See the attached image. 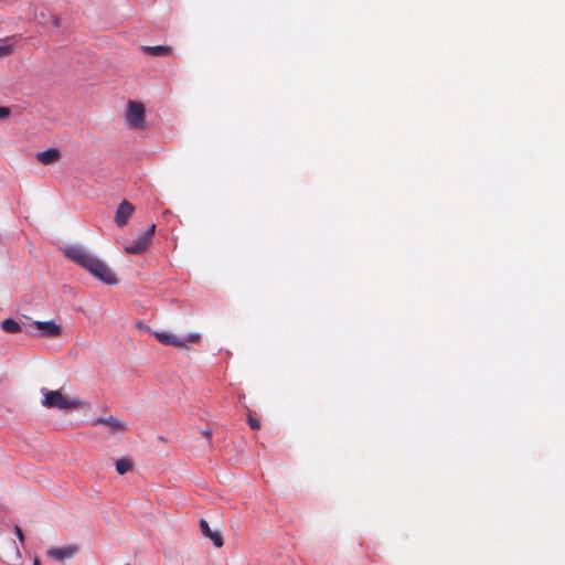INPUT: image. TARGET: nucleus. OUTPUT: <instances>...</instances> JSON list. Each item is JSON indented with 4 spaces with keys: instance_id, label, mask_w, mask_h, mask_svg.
Wrapping results in <instances>:
<instances>
[{
    "instance_id": "obj_2",
    "label": "nucleus",
    "mask_w": 565,
    "mask_h": 565,
    "mask_svg": "<svg viewBox=\"0 0 565 565\" xmlns=\"http://www.w3.org/2000/svg\"><path fill=\"white\" fill-rule=\"evenodd\" d=\"M44 398L42 405L47 408L77 409L82 406L81 401L67 399L60 391H47L42 388Z\"/></svg>"
},
{
    "instance_id": "obj_18",
    "label": "nucleus",
    "mask_w": 565,
    "mask_h": 565,
    "mask_svg": "<svg viewBox=\"0 0 565 565\" xmlns=\"http://www.w3.org/2000/svg\"><path fill=\"white\" fill-rule=\"evenodd\" d=\"M14 531H15V534H17L18 539L20 540V542L23 543L24 542V535H23V532H22L21 527L15 525Z\"/></svg>"
},
{
    "instance_id": "obj_20",
    "label": "nucleus",
    "mask_w": 565,
    "mask_h": 565,
    "mask_svg": "<svg viewBox=\"0 0 565 565\" xmlns=\"http://www.w3.org/2000/svg\"><path fill=\"white\" fill-rule=\"evenodd\" d=\"M204 436H205L206 438H211L212 433H211L210 430H205V431H204Z\"/></svg>"
},
{
    "instance_id": "obj_6",
    "label": "nucleus",
    "mask_w": 565,
    "mask_h": 565,
    "mask_svg": "<svg viewBox=\"0 0 565 565\" xmlns=\"http://www.w3.org/2000/svg\"><path fill=\"white\" fill-rule=\"evenodd\" d=\"M135 211V206L127 200H124L117 207L115 214V223L118 227H122L127 224Z\"/></svg>"
},
{
    "instance_id": "obj_11",
    "label": "nucleus",
    "mask_w": 565,
    "mask_h": 565,
    "mask_svg": "<svg viewBox=\"0 0 565 565\" xmlns=\"http://www.w3.org/2000/svg\"><path fill=\"white\" fill-rule=\"evenodd\" d=\"M60 158L61 152L56 148H51L36 154V159L43 164H52L56 162Z\"/></svg>"
},
{
    "instance_id": "obj_13",
    "label": "nucleus",
    "mask_w": 565,
    "mask_h": 565,
    "mask_svg": "<svg viewBox=\"0 0 565 565\" xmlns=\"http://www.w3.org/2000/svg\"><path fill=\"white\" fill-rule=\"evenodd\" d=\"M1 329L7 333H19L22 330L20 323L12 318L2 320Z\"/></svg>"
},
{
    "instance_id": "obj_21",
    "label": "nucleus",
    "mask_w": 565,
    "mask_h": 565,
    "mask_svg": "<svg viewBox=\"0 0 565 565\" xmlns=\"http://www.w3.org/2000/svg\"><path fill=\"white\" fill-rule=\"evenodd\" d=\"M33 565H40V561L35 558Z\"/></svg>"
},
{
    "instance_id": "obj_7",
    "label": "nucleus",
    "mask_w": 565,
    "mask_h": 565,
    "mask_svg": "<svg viewBox=\"0 0 565 565\" xmlns=\"http://www.w3.org/2000/svg\"><path fill=\"white\" fill-rule=\"evenodd\" d=\"M35 327L42 331V335L55 338L60 337L63 333V329L60 324L55 323L53 320L50 321H35Z\"/></svg>"
},
{
    "instance_id": "obj_5",
    "label": "nucleus",
    "mask_w": 565,
    "mask_h": 565,
    "mask_svg": "<svg viewBox=\"0 0 565 565\" xmlns=\"http://www.w3.org/2000/svg\"><path fill=\"white\" fill-rule=\"evenodd\" d=\"M126 121L132 129L145 128V106L142 103L135 100L128 102Z\"/></svg>"
},
{
    "instance_id": "obj_14",
    "label": "nucleus",
    "mask_w": 565,
    "mask_h": 565,
    "mask_svg": "<svg viewBox=\"0 0 565 565\" xmlns=\"http://www.w3.org/2000/svg\"><path fill=\"white\" fill-rule=\"evenodd\" d=\"M131 468H132V462L129 459L124 458V459H119L116 461V471L119 475H125L126 472L131 470Z\"/></svg>"
},
{
    "instance_id": "obj_10",
    "label": "nucleus",
    "mask_w": 565,
    "mask_h": 565,
    "mask_svg": "<svg viewBox=\"0 0 565 565\" xmlns=\"http://www.w3.org/2000/svg\"><path fill=\"white\" fill-rule=\"evenodd\" d=\"M99 424H106L115 433L124 431L127 429V426L124 422H121L118 418H115L113 416L107 417V418L99 417L94 422V425H99Z\"/></svg>"
},
{
    "instance_id": "obj_3",
    "label": "nucleus",
    "mask_w": 565,
    "mask_h": 565,
    "mask_svg": "<svg viewBox=\"0 0 565 565\" xmlns=\"http://www.w3.org/2000/svg\"><path fill=\"white\" fill-rule=\"evenodd\" d=\"M153 335L160 343L178 349H188L189 344L201 342V335L199 333H190L186 337L180 338L171 332L163 331L154 332Z\"/></svg>"
},
{
    "instance_id": "obj_16",
    "label": "nucleus",
    "mask_w": 565,
    "mask_h": 565,
    "mask_svg": "<svg viewBox=\"0 0 565 565\" xmlns=\"http://www.w3.org/2000/svg\"><path fill=\"white\" fill-rule=\"evenodd\" d=\"M248 424H249L250 428H253V429H259L260 428L259 420L254 418L252 415H248Z\"/></svg>"
},
{
    "instance_id": "obj_8",
    "label": "nucleus",
    "mask_w": 565,
    "mask_h": 565,
    "mask_svg": "<svg viewBox=\"0 0 565 565\" xmlns=\"http://www.w3.org/2000/svg\"><path fill=\"white\" fill-rule=\"evenodd\" d=\"M200 529H201V532L202 534L205 536V537H209L213 541V544L216 546V547H222L223 544H224V541H223V536L220 532L217 531H213L207 521L204 520V519H201L200 520Z\"/></svg>"
},
{
    "instance_id": "obj_19",
    "label": "nucleus",
    "mask_w": 565,
    "mask_h": 565,
    "mask_svg": "<svg viewBox=\"0 0 565 565\" xmlns=\"http://www.w3.org/2000/svg\"><path fill=\"white\" fill-rule=\"evenodd\" d=\"M51 20H52V23H53V25L55 28H60L61 26V19L57 15H52Z\"/></svg>"
},
{
    "instance_id": "obj_12",
    "label": "nucleus",
    "mask_w": 565,
    "mask_h": 565,
    "mask_svg": "<svg viewBox=\"0 0 565 565\" xmlns=\"http://www.w3.org/2000/svg\"><path fill=\"white\" fill-rule=\"evenodd\" d=\"M141 50L143 53L152 56H168L172 53V47L169 45H143Z\"/></svg>"
},
{
    "instance_id": "obj_4",
    "label": "nucleus",
    "mask_w": 565,
    "mask_h": 565,
    "mask_svg": "<svg viewBox=\"0 0 565 565\" xmlns=\"http://www.w3.org/2000/svg\"><path fill=\"white\" fill-rule=\"evenodd\" d=\"M156 225L151 224L148 228L139 233L131 244L125 246V250L128 254L140 255L145 253L151 244Z\"/></svg>"
},
{
    "instance_id": "obj_9",
    "label": "nucleus",
    "mask_w": 565,
    "mask_h": 565,
    "mask_svg": "<svg viewBox=\"0 0 565 565\" xmlns=\"http://www.w3.org/2000/svg\"><path fill=\"white\" fill-rule=\"evenodd\" d=\"M76 552L77 548L75 546L53 547L47 551V555L57 561H64L65 558L72 557Z\"/></svg>"
},
{
    "instance_id": "obj_1",
    "label": "nucleus",
    "mask_w": 565,
    "mask_h": 565,
    "mask_svg": "<svg viewBox=\"0 0 565 565\" xmlns=\"http://www.w3.org/2000/svg\"><path fill=\"white\" fill-rule=\"evenodd\" d=\"M65 256L76 263L94 277L107 285H116L118 279L109 266L86 249L78 246H68L64 249Z\"/></svg>"
},
{
    "instance_id": "obj_15",
    "label": "nucleus",
    "mask_w": 565,
    "mask_h": 565,
    "mask_svg": "<svg viewBox=\"0 0 565 565\" xmlns=\"http://www.w3.org/2000/svg\"><path fill=\"white\" fill-rule=\"evenodd\" d=\"M12 53L10 45H0V57L8 56Z\"/></svg>"
},
{
    "instance_id": "obj_17",
    "label": "nucleus",
    "mask_w": 565,
    "mask_h": 565,
    "mask_svg": "<svg viewBox=\"0 0 565 565\" xmlns=\"http://www.w3.org/2000/svg\"><path fill=\"white\" fill-rule=\"evenodd\" d=\"M10 115V109L4 106H0V119H4Z\"/></svg>"
}]
</instances>
